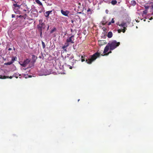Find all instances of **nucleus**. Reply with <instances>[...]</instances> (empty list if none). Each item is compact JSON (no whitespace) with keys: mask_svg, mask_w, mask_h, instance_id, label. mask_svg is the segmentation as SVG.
Listing matches in <instances>:
<instances>
[{"mask_svg":"<svg viewBox=\"0 0 153 153\" xmlns=\"http://www.w3.org/2000/svg\"><path fill=\"white\" fill-rule=\"evenodd\" d=\"M100 55V53L97 52L92 56L91 58H89L86 60V62L88 64H90L97 57H99Z\"/></svg>","mask_w":153,"mask_h":153,"instance_id":"obj_1","label":"nucleus"},{"mask_svg":"<svg viewBox=\"0 0 153 153\" xmlns=\"http://www.w3.org/2000/svg\"><path fill=\"white\" fill-rule=\"evenodd\" d=\"M110 46V51L113 50L120 45V42H117L116 40H114L111 42L108 43Z\"/></svg>","mask_w":153,"mask_h":153,"instance_id":"obj_2","label":"nucleus"},{"mask_svg":"<svg viewBox=\"0 0 153 153\" xmlns=\"http://www.w3.org/2000/svg\"><path fill=\"white\" fill-rule=\"evenodd\" d=\"M110 47L108 45V44L106 46L105 48L104 51H103V53H105V54L104 55L102 54V56H108L109 53H111V51H109V52L107 53V52H108L109 50V48Z\"/></svg>","mask_w":153,"mask_h":153,"instance_id":"obj_3","label":"nucleus"},{"mask_svg":"<svg viewBox=\"0 0 153 153\" xmlns=\"http://www.w3.org/2000/svg\"><path fill=\"white\" fill-rule=\"evenodd\" d=\"M43 20L42 19H40L39 20V24L40 26L39 27L41 30H42V29H44L45 27V24L44 23L42 22Z\"/></svg>","mask_w":153,"mask_h":153,"instance_id":"obj_4","label":"nucleus"},{"mask_svg":"<svg viewBox=\"0 0 153 153\" xmlns=\"http://www.w3.org/2000/svg\"><path fill=\"white\" fill-rule=\"evenodd\" d=\"M30 59H27L22 63H20V65L23 67H25L30 62Z\"/></svg>","mask_w":153,"mask_h":153,"instance_id":"obj_5","label":"nucleus"},{"mask_svg":"<svg viewBox=\"0 0 153 153\" xmlns=\"http://www.w3.org/2000/svg\"><path fill=\"white\" fill-rule=\"evenodd\" d=\"M74 36H72L69 38L67 39L66 40V41L69 43L70 42L71 43H74Z\"/></svg>","mask_w":153,"mask_h":153,"instance_id":"obj_6","label":"nucleus"},{"mask_svg":"<svg viewBox=\"0 0 153 153\" xmlns=\"http://www.w3.org/2000/svg\"><path fill=\"white\" fill-rule=\"evenodd\" d=\"M62 14L66 16H68V14L69 13V11L68 10L64 11L63 10H61Z\"/></svg>","mask_w":153,"mask_h":153,"instance_id":"obj_7","label":"nucleus"},{"mask_svg":"<svg viewBox=\"0 0 153 153\" xmlns=\"http://www.w3.org/2000/svg\"><path fill=\"white\" fill-rule=\"evenodd\" d=\"M99 45L100 46H102L106 44L105 41L99 40L98 42Z\"/></svg>","mask_w":153,"mask_h":153,"instance_id":"obj_8","label":"nucleus"},{"mask_svg":"<svg viewBox=\"0 0 153 153\" xmlns=\"http://www.w3.org/2000/svg\"><path fill=\"white\" fill-rule=\"evenodd\" d=\"M13 76H10V77H9L8 76H1L0 77V78L1 79H5L7 78H9L11 79H12Z\"/></svg>","mask_w":153,"mask_h":153,"instance_id":"obj_9","label":"nucleus"},{"mask_svg":"<svg viewBox=\"0 0 153 153\" xmlns=\"http://www.w3.org/2000/svg\"><path fill=\"white\" fill-rule=\"evenodd\" d=\"M119 25L121 27H123V28L127 27L126 23L123 22H122L121 24Z\"/></svg>","mask_w":153,"mask_h":153,"instance_id":"obj_10","label":"nucleus"},{"mask_svg":"<svg viewBox=\"0 0 153 153\" xmlns=\"http://www.w3.org/2000/svg\"><path fill=\"white\" fill-rule=\"evenodd\" d=\"M112 36V32L110 31L107 34V36L109 38H111Z\"/></svg>","mask_w":153,"mask_h":153,"instance_id":"obj_11","label":"nucleus"},{"mask_svg":"<svg viewBox=\"0 0 153 153\" xmlns=\"http://www.w3.org/2000/svg\"><path fill=\"white\" fill-rule=\"evenodd\" d=\"M52 12V11H48L45 12L46 15H45L46 17H48L50 13Z\"/></svg>","mask_w":153,"mask_h":153,"instance_id":"obj_12","label":"nucleus"},{"mask_svg":"<svg viewBox=\"0 0 153 153\" xmlns=\"http://www.w3.org/2000/svg\"><path fill=\"white\" fill-rule=\"evenodd\" d=\"M17 59V58L16 57H13L12 58L11 62H12V63H13L15 61H16Z\"/></svg>","mask_w":153,"mask_h":153,"instance_id":"obj_13","label":"nucleus"},{"mask_svg":"<svg viewBox=\"0 0 153 153\" xmlns=\"http://www.w3.org/2000/svg\"><path fill=\"white\" fill-rule=\"evenodd\" d=\"M117 1L116 0H113L111 2V4L113 5L116 4L117 3Z\"/></svg>","mask_w":153,"mask_h":153,"instance_id":"obj_14","label":"nucleus"},{"mask_svg":"<svg viewBox=\"0 0 153 153\" xmlns=\"http://www.w3.org/2000/svg\"><path fill=\"white\" fill-rule=\"evenodd\" d=\"M130 4L134 6L136 4V2L135 1L133 0L131 1Z\"/></svg>","mask_w":153,"mask_h":153,"instance_id":"obj_15","label":"nucleus"},{"mask_svg":"<svg viewBox=\"0 0 153 153\" xmlns=\"http://www.w3.org/2000/svg\"><path fill=\"white\" fill-rule=\"evenodd\" d=\"M36 2L38 4L42 6V3L39 0H35Z\"/></svg>","mask_w":153,"mask_h":153,"instance_id":"obj_16","label":"nucleus"},{"mask_svg":"<svg viewBox=\"0 0 153 153\" xmlns=\"http://www.w3.org/2000/svg\"><path fill=\"white\" fill-rule=\"evenodd\" d=\"M51 74V73L50 71H47V72H46L45 73H44V74H43V75H49Z\"/></svg>","mask_w":153,"mask_h":153,"instance_id":"obj_17","label":"nucleus"},{"mask_svg":"<svg viewBox=\"0 0 153 153\" xmlns=\"http://www.w3.org/2000/svg\"><path fill=\"white\" fill-rule=\"evenodd\" d=\"M76 61H77L76 60L73 59L72 60V62H71V65H73L74 64L76 63Z\"/></svg>","mask_w":153,"mask_h":153,"instance_id":"obj_18","label":"nucleus"},{"mask_svg":"<svg viewBox=\"0 0 153 153\" xmlns=\"http://www.w3.org/2000/svg\"><path fill=\"white\" fill-rule=\"evenodd\" d=\"M12 62L11 61L10 62H9L7 63H6L4 64L5 65H10L12 64Z\"/></svg>","mask_w":153,"mask_h":153,"instance_id":"obj_19","label":"nucleus"},{"mask_svg":"<svg viewBox=\"0 0 153 153\" xmlns=\"http://www.w3.org/2000/svg\"><path fill=\"white\" fill-rule=\"evenodd\" d=\"M69 45V43L68 42H67L66 41V43H65V46H66V47H68Z\"/></svg>","mask_w":153,"mask_h":153,"instance_id":"obj_20","label":"nucleus"},{"mask_svg":"<svg viewBox=\"0 0 153 153\" xmlns=\"http://www.w3.org/2000/svg\"><path fill=\"white\" fill-rule=\"evenodd\" d=\"M56 30V29L55 27H54L53 28V29L51 31V33H53V32L54 31H55Z\"/></svg>","mask_w":153,"mask_h":153,"instance_id":"obj_21","label":"nucleus"},{"mask_svg":"<svg viewBox=\"0 0 153 153\" xmlns=\"http://www.w3.org/2000/svg\"><path fill=\"white\" fill-rule=\"evenodd\" d=\"M143 16H144L143 15L144 14H146L147 13V10H144L143 12Z\"/></svg>","mask_w":153,"mask_h":153,"instance_id":"obj_22","label":"nucleus"},{"mask_svg":"<svg viewBox=\"0 0 153 153\" xmlns=\"http://www.w3.org/2000/svg\"><path fill=\"white\" fill-rule=\"evenodd\" d=\"M42 46L43 48H45V43L42 41Z\"/></svg>","mask_w":153,"mask_h":153,"instance_id":"obj_23","label":"nucleus"},{"mask_svg":"<svg viewBox=\"0 0 153 153\" xmlns=\"http://www.w3.org/2000/svg\"><path fill=\"white\" fill-rule=\"evenodd\" d=\"M17 74H14L13 76L15 77L16 78H18V76H17Z\"/></svg>","mask_w":153,"mask_h":153,"instance_id":"obj_24","label":"nucleus"},{"mask_svg":"<svg viewBox=\"0 0 153 153\" xmlns=\"http://www.w3.org/2000/svg\"><path fill=\"white\" fill-rule=\"evenodd\" d=\"M123 30H122V31H123V33H124L126 31V27H124V28H123Z\"/></svg>","mask_w":153,"mask_h":153,"instance_id":"obj_25","label":"nucleus"},{"mask_svg":"<svg viewBox=\"0 0 153 153\" xmlns=\"http://www.w3.org/2000/svg\"><path fill=\"white\" fill-rule=\"evenodd\" d=\"M13 5L15 6V7H19V6L17 4H14Z\"/></svg>","mask_w":153,"mask_h":153,"instance_id":"obj_26","label":"nucleus"},{"mask_svg":"<svg viewBox=\"0 0 153 153\" xmlns=\"http://www.w3.org/2000/svg\"><path fill=\"white\" fill-rule=\"evenodd\" d=\"M66 47L64 45V46L62 47V48L65 51H66Z\"/></svg>","mask_w":153,"mask_h":153,"instance_id":"obj_27","label":"nucleus"},{"mask_svg":"<svg viewBox=\"0 0 153 153\" xmlns=\"http://www.w3.org/2000/svg\"><path fill=\"white\" fill-rule=\"evenodd\" d=\"M74 58V56H71L69 58L70 60H71Z\"/></svg>","mask_w":153,"mask_h":153,"instance_id":"obj_28","label":"nucleus"},{"mask_svg":"<svg viewBox=\"0 0 153 153\" xmlns=\"http://www.w3.org/2000/svg\"><path fill=\"white\" fill-rule=\"evenodd\" d=\"M111 22L112 23H114V19H113V18L112 19V20H111Z\"/></svg>","mask_w":153,"mask_h":153,"instance_id":"obj_29","label":"nucleus"},{"mask_svg":"<svg viewBox=\"0 0 153 153\" xmlns=\"http://www.w3.org/2000/svg\"><path fill=\"white\" fill-rule=\"evenodd\" d=\"M122 31V30L120 29H118V33H120V32Z\"/></svg>","mask_w":153,"mask_h":153,"instance_id":"obj_30","label":"nucleus"},{"mask_svg":"<svg viewBox=\"0 0 153 153\" xmlns=\"http://www.w3.org/2000/svg\"><path fill=\"white\" fill-rule=\"evenodd\" d=\"M33 66V63H32V66H30V65H29V67L30 68H31Z\"/></svg>","mask_w":153,"mask_h":153,"instance_id":"obj_31","label":"nucleus"},{"mask_svg":"<svg viewBox=\"0 0 153 153\" xmlns=\"http://www.w3.org/2000/svg\"><path fill=\"white\" fill-rule=\"evenodd\" d=\"M15 17V15H14V14H12V18H14V17Z\"/></svg>","mask_w":153,"mask_h":153,"instance_id":"obj_32","label":"nucleus"},{"mask_svg":"<svg viewBox=\"0 0 153 153\" xmlns=\"http://www.w3.org/2000/svg\"><path fill=\"white\" fill-rule=\"evenodd\" d=\"M68 66L70 67H69L70 69H72V67L71 66H70L69 65H68Z\"/></svg>","mask_w":153,"mask_h":153,"instance_id":"obj_33","label":"nucleus"},{"mask_svg":"<svg viewBox=\"0 0 153 153\" xmlns=\"http://www.w3.org/2000/svg\"><path fill=\"white\" fill-rule=\"evenodd\" d=\"M145 8L146 9H148L149 8V7L146 6L145 7Z\"/></svg>","mask_w":153,"mask_h":153,"instance_id":"obj_34","label":"nucleus"},{"mask_svg":"<svg viewBox=\"0 0 153 153\" xmlns=\"http://www.w3.org/2000/svg\"><path fill=\"white\" fill-rule=\"evenodd\" d=\"M81 61L82 62H84L85 61V60L84 59H81Z\"/></svg>","mask_w":153,"mask_h":153,"instance_id":"obj_35","label":"nucleus"},{"mask_svg":"<svg viewBox=\"0 0 153 153\" xmlns=\"http://www.w3.org/2000/svg\"><path fill=\"white\" fill-rule=\"evenodd\" d=\"M111 23H112L111 22H109L108 23V25H110L111 24Z\"/></svg>","mask_w":153,"mask_h":153,"instance_id":"obj_36","label":"nucleus"},{"mask_svg":"<svg viewBox=\"0 0 153 153\" xmlns=\"http://www.w3.org/2000/svg\"><path fill=\"white\" fill-rule=\"evenodd\" d=\"M151 9H153V4L152 5V6Z\"/></svg>","mask_w":153,"mask_h":153,"instance_id":"obj_37","label":"nucleus"},{"mask_svg":"<svg viewBox=\"0 0 153 153\" xmlns=\"http://www.w3.org/2000/svg\"><path fill=\"white\" fill-rule=\"evenodd\" d=\"M49 27V26L48 25V27L47 28V30H48Z\"/></svg>","mask_w":153,"mask_h":153,"instance_id":"obj_38","label":"nucleus"},{"mask_svg":"<svg viewBox=\"0 0 153 153\" xmlns=\"http://www.w3.org/2000/svg\"><path fill=\"white\" fill-rule=\"evenodd\" d=\"M90 11V9H88V10H87V11H88V12H89V11Z\"/></svg>","mask_w":153,"mask_h":153,"instance_id":"obj_39","label":"nucleus"},{"mask_svg":"<svg viewBox=\"0 0 153 153\" xmlns=\"http://www.w3.org/2000/svg\"><path fill=\"white\" fill-rule=\"evenodd\" d=\"M11 50V49L10 48H9L8 49V50H9V51Z\"/></svg>","mask_w":153,"mask_h":153,"instance_id":"obj_40","label":"nucleus"},{"mask_svg":"<svg viewBox=\"0 0 153 153\" xmlns=\"http://www.w3.org/2000/svg\"><path fill=\"white\" fill-rule=\"evenodd\" d=\"M28 77H31V76L29 75V76H28Z\"/></svg>","mask_w":153,"mask_h":153,"instance_id":"obj_41","label":"nucleus"},{"mask_svg":"<svg viewBox=\"0 0 153 153\" xmlns=\"http://www.w3.org/2000/svg\"><path fill=\"white\" fill-rule=\"evenodd\" d=\"M35 56V55H33V57H34Z\"/></svg>","mask_w":153,"mask_h":153,"instance_id":"obj_42","label":"nucleus"},{"mask_svg":"<svg viewBox=\"0 0 153 153\" xmlns=\"http://www.w3.org/2000/svg\"><path fill=\"white\" fill-rule=\"evenodd\" d=\"M24 70H25L26 69V68H23Z\"/></svg>","mask_w":153,"mask_h":153,"instance_id":"obj_43","label":"nucleus"},{"mask_svg":"<svg viewBox=\"0 0 153 153\" xmlns=\"http://www.w3.org/2000/svg\"><path fill=\"white\" fill-rule=\"evenodd\" d=\"M83 57V56H82L81 58H82Z\"/></svg>","mask_w":153,"mask_h":153,"instance_id":"obj_44","label":"nucleus"},{"mask_svg":"<svg viewBox=\"0 0 153 153\" xmlns=\"http://www.w3.org/2000/svg\"><path fill=\"white\" fill-rule=\"evenodd\" d=\"M79 101V99L78 100V101Z\"/></svg>","mask_w":153,"mask_h":153,"instance_id":"obj_45","label":"nucleus"},{"mask_svg":"<svg viewBox=\"0 0 153 153\" xmlns=\"http://www.w3.org/2000/svg\"><path fill=\"white\" fill-rule=\"evenodd\" d=\"M144 21H146V20H145H145H144Z\"/></svg>","mask_w":153,"mask_h":153,"instance_id":"obj_46","label":"nucleus"},{"mask_svg":"<svg viewBox=\"0 0 153 153\" xmlns=\"http://www.w3.org/2000/svg\"><path fill=\"white\" fill-rule=\"evenodd\" d=\"M42 33V32H41V34Z\"/></svg>","mask_w":153,"mask_h":153,"instance_id":"obj_47","label":"nucleus"},{"mask_svg":"<svg viewBox=\"0 0 153 153\" xmlns=\"http://www.w3.org/2000/svg\"><path fill=\"white\" fill-rule=\"evenodd\" d=\"M136 28H137V26L136 27Z\"/></svg>","mask_w":153,"mask_h":153,"instance_id":"obj_48","label":"nucleus"},{"mask_svg":"<svg viewBox=\"0 0 153 153\" xmlns=\"http://www.w3.org/2000/svg\"><path fill=\"white\" fill-rule=\"evenodd\" d=\"M43 1H45V0H43Z\"/></svg>","mask_w":153,"mask_h":153,"instance_id":"obj_49","label":"nucleus"}]
</instances>
